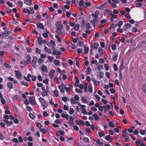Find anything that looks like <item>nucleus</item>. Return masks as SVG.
Listing matches in <instances>:
<instances>
[{"instance_id": "1", "label": "nucleus", "mask_w": 146, "mask_h": 146, "mask_svg": "<svg viewBox=\"0 0 146 146\" xmlns=\"http://www.w3.org/2000/svg\"><path fill=\"white\" fill-rule=\"evenodd\" d=\"M91 15L92 17H94V18L90 21V23L93 27H95L96 26V24L97 23L98 21V15L97 14L94 13L92 14Z\"/></svg>"}, {"instance_id": "2", "label": "nucleus", "mask_w": 146, "mask_h": 146, "mask_svg": "<svg viewBox=\"0 0 146 146\" xmlns=\"http://www.w3.org/2000/svg\"><path fill=\"white\" fill-rule=\"evenodd\" d=\"M63 28V25L62 24H59L58 27H56V32L58 35H60L62 34L63 32L62 31V29Z\"/></svg>"}, {"instance_id": "3", "label": "nucleus", "mask_w": 146, "mask_h": 146, "mask_svg": "<svg viewBox=\"0 0 146 146\" xmlns=\"http://www.w3.org/2000/svg\"><path fill=\"white\" fill-rule=\"evenodd\" d=\"M37 61V58L35 56L33 57V59L31 62V65L34 68H35L36 66V63Z\"/></svg>"}, {"instance_id": "4", "label": "nucleus", "mask_w": 146, "mask_h": 146, "mask_svg": "<svg viewBox=\"0 0 146 146\" xmlns=\"http://www.w3.org/2000/svg\"><path fill=\"white\" fill-rule=\"evenodd\" d=\"M14 72L17 78L18 79H21L22 78V76L19 70H15Z\"/></svg>"}, {"instance_id": "5", "label": "nucleus", "mask_w": 146, "mask_h": 146, "mask_svg": "<svg viewBox=\"0 0 146 146\" xmlns=\"http://www.w3.org/2000/svg\"><path fill=\"white\" fill-rule=\"evenodd\" d=\"M10 33H11V32L7 30V31H3L2 33V36L3 37H4L8 36Z\"/></svg>"}, {"instance_id": "6", "label": "nucleus", "mask_w": 146, "mask_h": 146, "mask_svg": "<svg viewBox=\"0 0 146 146\" xmlns=\"http://www.w3.org/2000/svg\"><path fill=\"white\" fill-rule=\"evenodd\" d=\"M122 135L123 138L124 139L126 142H129V141L130 140L129 139V137L127 133H126L124 134H122Z\"/></svg>"}, {"instance_id": "7", "label": "nucleus", "mask_w": 146, "mask_h": 146, "mask_svg": "<svg viewBox=\"0 0 146 146\" xmlns=\"http://www.w3.org/2000/svg\"><path fill=\"white\" fill-rule=\"evenodd\" d=\"M29 100L30 104L32 106L35 104L36 102L33 96H31L29 98Z\"/></svg>"}, {"instance_id": "8", "label": "nucleus", "mask_w": 146, "mask_h": 146, "mask_svg": "<svg viewBox=\"0 0 146 146\" xmlns=\"http://www.w3.org/2000/svg\"><path fill=\"white\" fill-rule=\"evenodd\" d=\"M36 27L37 28H40L41 29H43L44 28L43 25L41 22H38L36 25Z\"/></svg>"}, {"instance_id": "9", "label": "nucleus", "mask_w": 146, "mask_h": 146, "mask_svg": "<svg viewBox=\"0 0 146 146\" xmlns=\"http://www.w3.org/2000/svg\"><path fill=\"white\" fill-rule=\"evenodd\" d=\"M39 101L41 105H44V104H45L47 103V102L44 100V98L41 97H40L38 98Z\"/></svg>"}, {"instance_id": "10", "label": "nucleus", "mask_w": 146, "mask_h": 146, "mask_svg": "<svg viewBox=\"0 0 146 146\" xmlns=\"http://www.w3.org/2000/svg\"><path fill=\"white\" fill-rule=\"evenodd\" d=\"M76 122L78 125H84V121L82 120L79 119V121L76 120Z\"/></svg>"}, {"instance_id": "11", "label": "nucleus", "mask_w": 146, "mask_h": 146, "mask_svg": "<svg viewBox=\"0 0 146 146\" xmlns=\"http://www.w3.org/2000/svg\"><path fill=\"white\" fill-rule=\"evenodd\" d=\"M41 70L44 72L48 71L47 66L45 65H43L41 67Z\"/></svg>"}, {"instance_id": "12", "label": "nucleus", "mask_w": 146, "mask_h": 146, "mask_svg": "<svg viewBox=\"0 0 146 146\" xmlns=\"http://www.w3.org/2000/svg\"><path fill=\"white\" fill-rule=\"evenodd\" d=\"M55 73V70L54 69L50 70L49 73V75L50 77L52 78L54 77V74Z\"/></svg>"}, {"instance_id": "13", "label": "nucleus", "mask_w": 146, "mask_h": 146, "mask_svg": "<svg viewBox=\"0 0 146 146\" xmlns=\"http://www.w3.org/2000/svg\"><path fill=\"white\" fill-rule=\"evenodd\" d=\"M32 0H26L25 1V3L28 5L30 6L32 4Z\"/></svg>"}, {"instance_id": "14", "label": "nucleus", "mask_w": 146, "mask_h": 146, "mask_svg": "<svg viewBox=\"0 0 146 146\" xmlns=\"http://www.w3.org/2000/svg\"><path fill=\"white\" fill-rule=\"evenodd\" d=\"M118 56V53H117L116 52H115L114 53V56L112 58L113 61L115 62L116 61V60H117Z\"/></svg>"}, {"instance_id": "15", "label": "nucleus", "mask_w": 146, "mask_h": 146, "mask_svg": "<svg viewBox=\"0 0 146 146\" xmlns=\"http://www.w3.org/2000/svg\"><path fill=\"white\" fill-rule=\"evenodd\" d=\"M44 49L45 51L48 53L49 54H51L52 53L51 50L46 46L44 47Z\"/></svg>"}, {"instance_id": "16", "label": "nucleus", "mask_w": 146, "mask_h": 146, "mask_svg": "<svg viewBox=\"0 0 146 146\" xmlns=\"http://www.w3.org/2000/svg\"><path fill=\"white\" fill-rule=\"evenodd\" d=\"M99 44L98 42H95L94 43L93 46V48H94L95 50H96L98 47Z\"/></svg>"}, {"instance_id": "17", "label": "nucleus", "mask_w": 146, "mask_h": 146, "mask_svg": "<svg viewBox=\"0 0 146 146\" xmlns=\"http://www.w3.org/2000/svg\"><path fill=\"white\" fill-rule=\"evenodd\" d=\"M38 43L40 45H41L42 44V37H39L37 39Z\"/></svg>"}, {"instance_id": "18", "label": "nucleus", "mask_w": 146, "mask_h": 146, "mask_svg": "<svg viewBox=\"0 0 146 146\" xmlns=\"http://www.w3.org/2000/svg\"><path fill=\"white\" fill-rule=\"evenodd\" d=\"M142 88L143 92L146 94V84L143 83L142 85Z\"/></svg>"}, {"instance_id": "19", "label": "nucleus", "mask_w": 146, "mask_h": 146, "mask_svg": "<svg viewBox=\"0 0 146 146\" xmlns=\"http://www.w3.org/2000/svg\"><path fill=\"white\" fill-rule=\"evenodd\" d=\"M74 26V29L75 31H77L79 30L80 27V25L78 24H75V25Z\"/></svg>"}, {"instance_id": "20", "label": "nucleus", "mask_w": 146, "mask_h": 146, "mask_svg": "<svg viewBox=\"0 0 146 146\" xmlns=\"http://www.w3.org/2000/svg\"><path fill=\"white\" fill-rule=\"evenodd\" d=\"M8 87L10 89L13 88V86L11 82H8L7 84Z\"/></svg>"}, {"instance_id": "21", "label": "nucleus", "mask_w": 146, "mask_h": 146, "mask_svg": "<svg viewBox=\"0 0 146 146\" xmlns=\"http://www.w3.org/2000/svg\"><path fill=\"white\" fill-rule=\"evenodd\" d=\"M49 33V32L48 31L46 30L45 31V33H43L42 35L44 38H46L48 36V34Z\"/></svg>"}, {"instance_id": "22", "label": "nucleus", "mask_w": 146, "mask_h": 146, "mask_svg": "<svg viewBox=\"0 0 146 146\" xmlns=\"http://www.w3.org/2000/svg\"><path fill=\"white\" fill-rule=\"evenodd\" d=\"M61 117L62 118H66L67 120H68L69 119L68 114H65L64 113H62L61 114Z\"/></svg>"}, {"instance_id": "23", "label": "nucleus", "mask_w": 146, "mask_h": 146, "mask_svg": "<svg viewBox=\"0 0 146 146\" xmlns=\"http://www.w3.org/2000/svg\"><path fill=\"white\" fill-rule=\"evenodd\" d=\"M18 21L19 20L18 19H14L13 23L14 25H19Z\"/></svg>"}, {"instance_id": "24", "label": "nucleus", "mask_w": 146, "mask_h": 146, "mask_svg": "<svg viewBox=\"0 0 146 146\" xmlns=\"http://www.w3.org/2000/svg\"><path fill=\"white\" fill-rule=\"evenodd\" d=\"M138 140L135 141V143L137 145H139L141 143V141H142V142H143V140L139 139H138Z\"/></svg>"}, {"instance_id": "25", "label": "nucleus", "mask_w": 146, "mask_h": 146, "mask_svg": "<svg viewBox=\"0 0 146 146\" xmlns=\"http://www.w3.org/2000/svg\"><path fill=\"white\" fill-rule=\"evenodd\" d=\"M98 134L99 136L101 137H102L105 135V133L104 132L101 131H100L98 132Z\"/></svg>"}, {"instance_id": "26", "label": "nucleus", "mask_w": 146, "mask_h": 146, "mask_svg": "<svg viewBox=\"0 0 146 146\" xmlns=\"http://www.w3.org/2000/svg\"><path fill=\"white\" fill-rule=\"evenodd\" d=\"M110 15L112 19L116 18L117 17V15L114 14L112 12L110 13Z\"/></svg>"}, {"instance_id": "27", "label": "nucleus", "mask_w": 146, "mask_h": 146, "mask_svg": "<svg viewBox=\"0 0 146 146\" xmlns=\"http://www.w3.org/2000/svg\"><path fill=\"white\" fill-rule=\"evenodd\" d=\"M100 141V139H98L96 141V143L100 145H102L104 144V143L102 141L101 142Z\"/></svg>"}, {"instance_id": "28", "label": "nucleus", "mask_w": 146, "mask_h": 146, "mask_svg": "<svg viewBox=\"0 0 146 146\" xmlns=\"http://www.w3.org/2000/svg\"><path fill=\"white\" fill-rule=\"evenodd\" d=\"M91 71L92 70L90 67H89L86 70V72L88 74H90Z\"/></svg>"}, {"instance_id": "29", "label": "nucleus", "mask_w": 146, "mask_h": 146, "mask_svg": "<svg viewBox=\"0 0 146 146\" xmlns=\"http://www.w3.org/2000/svg\"><path fill=\"white\" fill-rule=\"evenodd\" d=\"M85 48L84 49V53L85 54H88L89 50V48L88 47H85V45L84 46Z\"/></svg>"}, {"instance_id": "30", "label": "nucleus", "mask_w": 146, "mask_h": 146, "mask_svg": "<svg viewBox=\"0 0 146 146\" xmlns=\"http://www.w3.org/2000/svg\"><path fill=\"white\" fill-rule=\"evenodd\" d=\"M91 3L88 2H86L85 3V5H84V7L87 8L88 7H90L91 6Z\"/></svg>"}, {"instance_id": "31", "label": "nucleus", "mask_w": 146, "mask_h": 146, "mask_svg": "<svg viewBox=\"0 0 146 146\" xmlns=\"http://www.w3.org/2000/svg\"><path fill=\"white\" fill-rule=\"evenodd\" d=\"M84 1L83 0H81L78 3V5L80 7L84 5Z\"/></svg>"}, {"instance_id": "32", "label": "nucleus", "mask_w": 146, "mask_h": 146, "mask_svg": "<svg viewBox=\"0 0 146 146\" xmlns=\"http://www.w3.org/2000/svg\"><path fill=\"white\" fill-rule=\"evenodd\" d=\"M88 91L90 93H92L93 92L92 86L91 85H89L88 86Z\"/></svg>"}, {"instance_id": "33", "label": "nucleus", "mask_w": 146, "mask_h": 146, "mask_svg": "<svg viewBox=\"0 0 146 146\" xmlns=\"http://www.w3.org/2000/svg\"><path fill=\"white\" fill-rule=\"evenodd\" d=\"M9 47V44L7 43L6 42H5L3 44V47L4 48H8Z\"/></svg>"}, {"instance_id": "34", "label": "nucleus", "mask_w": 146, "mask_h": 146, "mask_svg": "<svg viewBox=\"0 0 146 146\" xmlns=\"http://www.w3.org/2000/svg\"><path fill=\"white\" fill-rule=\"evenodd\" d=\"M83 141L86 143H89L90 142V140L87 137H84L83 139Z\"/></svg>"}, {"instance_id": "35", "label": "nucleus", "mask_w": 146, "mask_h": 146, "mask_svg": "<svg viewBox=\"0 0 146 146\" xmlns=\"http://www.w3.org/2000/svg\"><path fill=\"white\" fill-rule=\"evenodd\" d=\"M123 23V22L122 21H119L118 24V26L119 28H121Z\"/></svg>"}, {"instance_id": "36", "label": "nucleus", "mask_w": 146, "mask_h": 146, "mask_svg": "<svg viewBox=\"0 0 146 146\" xmlns=\"http://www.w3.org/2000/svg\"><path fill=\"white\" fill-rule=\"evenodd\" d=\"M76 104H78V105L80 106V107L83 109H84L85 108V106L84 105H82L81 104H80V103H79L78 102H76Z\"/></svg>"}, {"instance_id": "37", "label": "nucleus", "mask_w": 146, "mask_h": 146, "mask_svg": "<svg viewBox=\"0 0 146 146\" xmlns=\"http://www.w3.org/2000/svg\"><path fill=\"white\" fill-rule=\"evenodd\" d=\"M17 5L22 7H23V3L21 1H19L17 2Z\"/></svg>"}, {"instance_id": "38", "label": "nucleus", "mask_w": 146, "mask_h": 146, "mask_svg": "<svg viewBox=\"0 0 146 146\" xmlns=\"http://www.w3.org/2000/svg\"><path fill=\"white\" fill-rule=\"evenodd\" d=\"M4 65L5 67L7 68L10 69L11 68V66H10L9 64L5 62L4 64Z\"/></svg>"}, {"instance_id": "39", "label": "nucleus", "mask_w": 146, "mask_h": 146, "mask_svg": "<svg viewBox=\"0 0 146 146\" xmlns=\"http://www.w3.org/2000/svg\"><path fill=\"white\" fill-rule=\"evenodd\" d=\"M93 116L94 117V119L95 120L97 121L98 120V116L97 114H94L93 115Z\"/></svg>"}, {"instance_id": "40", "label": "nucleus", "mask_w": 146, "mask_h": 146, "mask_svg": "<svg viewBox=\"0 0 146 146\" xmlns=\"http://www.w3.org/2000/svg\"><path fill=\"white\" fill-rule=\"evenodd\" d=\"M6 12L8 14H9L12 11L11 9L9 8H7L6 9Z\"/></svg>"}, {"instance_id": "41", "label": "nucleus", "mask_w": 146, "mask_h": 146, "mask_svg": "<svg viewBox=\"0 0 146 146\" xmlns=\"http://www.w3.org/2000/svg\"><path fill=\"white\" fill-rule=\"evenodd\" d=\"M109 126L111 127H114V124L112 122L109 121L108 122Z\"/></svg>"}, {"instance_id": "42", "label": "nucleus", "mask_w": 146, "mask_h": 146, "mask_svg": "<svg viewBox=\"0 0 146 146\" xmlns=\"http://www.w3.org/2000/svg\"><path fill=\"white\" fill-rule=\"evenodd\" d=\"M86 23V21L85 20H83L82 21V23L81 24V27L82 28L84 27L85 26Z\"/></svg>"}, {"instance_id": "43", "label": "nucleus", "mask_w": 146, "mask_h": 146, "mask_svg": "<svg viewBox=\"0 0 146 146\" xmlns=\"http://www.w3.org/2000/svg\"><path fill=\"white\" fill-rule=\"evenodd\" d=\"M72 13L69 11H67L66 12V17L67 18H69L70 16L72 14Z\"/></svg>"}, {"instance_id": "44", "label": "nucleus", "mask_w": 146, "mask_h": 146, "mask_svg": "<svg viewBox=\"0 0 146 146\" xmlns=\"http://www.w3.org/2000/svg\"><path fill=\"white\" fill-rule=\"evenodd\" d=\"M86 27L87 30H88L90 28H91V27L90 25V24L89 23H88L86 25Z\"/></svg>"}, {"instance_id": "45", "label": "nucleus", "mask_w": 146, "mask_h": 146, "mask_svg": "<svg viewBox=\"0 0 146 146\" xmlns=\"http://www.w3.org/2000/svg\"><path fill=\"white\" fill-rule=\"evenodd\" d=\"M60 88L61 87L62 88L66 89V85L63 83H62L60 85L58 86Z\"/></svg>"}, {"instance_id": "46", "label": "nucleus", "mask_w": 146, "mask_h": 146, "mask_svg": "<svg viewBox=\"0 0 146 146\" xmlns=\"http://www.w3.org/2000/svg\"><path fill=\"white\" fill-rule=\"evenodd\" d=\"M31 57L29 54H28L27 57V61H31Z\"/></svg>"}, {"instance_id": "47", "label": "nucleus", "mask_w": 146, "mask_h": 146, "mask_svg": "<svg viewBox=\"0 0 146 146\" xmlns=\"http://www.w3.org/2000/svg\"><path fill=\"white\" fill-rule=\"evenodd\" d=\"M74 112V110L73 108H70L69 111V113L70 115L72 114Z\"/></svg>"}, {"instance_id": "48", "label": "nucleus", "mask_w": 146, "mask_h": 146, "mask_svg": "<svg viewBox=\"0 0 146 146\" xmlns=\"http://www.w3.org/2000/svg\"><path fill=\"white\" fill-rule=\"evenodd\" d=\"M82 102L84 103L87 104L88 103V102L86 100V98L84 97H83L82 98Z\"/></svg>"}, {"instance_id": "49", "label": "nucleus", "mask_w": 146, "mask_h": 146, "mask_svg": "<svg viewBox=\"0 0 146 146\" xmlns=\"http://www.w3.org/2000/svg\"><path fill=\"white\" fill-rule=\"evenodd\" d=\"M22 31V29L20 28H16L14 29V31L17 32H20Z\"/></svg>"}, {"instance_id": "50", "label": "nucleus", "mask_w": 146, "mask_h": 146, "mask_svg": "<svg viewBox=\"0 0 146 146\" xmlns=\"http://www.w3.org/2000/svg\"><path fill=\"white\" fill-rule=\"evenodd\" d=\"M29 116L32 119H33L35 117V115L31 113H29Z\"/></svg>"}, {"instance_id": "51", "label": "nucleus", "mask_w": 146, "mask_h": 146, "mask_svg": "<svg viewBox=\"0 0 146 146\" xmlns=\"http://www.w3.org/2000/svg\"><path fill=\"white\" fill-rule=\"evenodd\" d=\"M54 62L56 65L57 66L59 65L60 62L59 60H55Z\"/></svg>"}, {"instance_id": "52", "label": "nucleus", "mask_w": 146, "mask_h": 146, "mask_svg": "<svg viewBox=\"0 0 146 146\" xmlns=\"http://www.w3.org/2000/svg\"><path fill=\"white\" fill-rule=\"evenodd\" d=\"M68 122L69 125L71 126H72L74 125L73 121L68 120Z\"/></svg>"}, {"instance_id": "53", "label": "nucleus", "mask_w": 146, "mask_h": 146, "mask_svg": "<svg viewBox=\"0 0 146 146\" xmlns=\"http://www.w3.org/2000/svg\"><path fill=\"white\" fill-rule=\"evenodd\" d=\"M35 50V52L36 53H38L39 54H41V50H40L38 48H36Z\"/></svg>"}, {"instance_id": "54", "label": "nucleus", "mask_w": 146, "mask_h": 146, "mask_svg": "<svg viewBox=\"0 0 146 146\" xmlns=\"http://www.w3.org/2000/svg\"><path fill=\"white\" fill-rule=\"evenodd\" d=\"M58 88L60 89V91L61 92H62V93L63 94L64 93L65 89H64L63 88H62L61 87H60H60H59V86L58 87Z\"/></svg>"}, {"instance_id": "55", "label": "nucleus", "mask_w": 146, "mask_h": 146, "mask_svg": "<svg viewBox=\"0 0 146 146\" xmlns=\"http://www.w3.org/2000/svg\"><path fill=\"white\" fill-rule=\"evenodd\" d=\"M40 132L43 134H45L46 132L44 128H41L40 129Z\"/></svg>"}, {"instance_id": "56", "label": "nucleus", "mask_w": 146, "mask_h": 146, "mask_svg": "<svg viewBox=\"0 0 146 146\" xmlns=\"http://www.w3.org/2000/svg\"><path fill=\"white\" fill-rule=\"evenodd\" d=\"M125 18L128 19H130L131 18L130 14L129 13H127L125 14Z\"/></svg>"}, {"instance_id": "57", "label": "nucleus", "mask_w": 146, "mask_h": 146, "mask_svg": "<svg viewBox=\"0 0 146 146\" xmlns=\"http://www.w3.org/2000/svg\"><path fill=\"white\" fill-rule=\"evenodd\" d=\"M55 38L57 39L58 41L60 42L61 41V38L58 35H56L55 36Z\"/></svg>"}, {"instance_id": "58", "label": "nucleus", "mask_w": 146, "mask_h": 146, "mask_svg": "<svg viewBox=\"0 0 146 146\" xmlns=\"http://www.w3.org/2000/svg\"><path fill=\"white\" fill-rule=\"evenodd\" d=\"M55 122L56 123H58L60 124L62 123V121L60 119H57L55 120Z\"/></svg>"}, {"instance_id": "59", "label": "nucleus", "mask_w": 146, "mask_h": 146, "mask_svg": "<svg viewBox=\"0 0 146 146\" xmlns=\"http://www.w3.org/2000/svg\"><path fill=\"white\" fill-rule=\"evenodd\" d=\"M104 67L106 71H108L109 70V66L107 64H104Z\"/></svg>"}, {"instance_id": "60", "label": "nucleus", "mask_w": 146, "mask_h": 146, "mask_svg": "<svg viewBox=\"0 0 146 146\" xmlns=\"http://www.w3.org/2000/svg\"><path fill=\"white\" fill-rule=\"evenodd\" d=\"M84 42L83 41H79L78 44V46L80 47H82V45L84 44Z\"/></svg>"}, {"instance_id": "61", "label": "nucleus", "mask_w": 146, "mask_h": 146, "mask_svg": "<svg viewBox=\"0 0 146 146\" xmlns=\"http://www.w3.org/2000/svg\"><path fill=\"white\" fill-rule=\"evenodd\" d=\"M36 125L37 127L39 128H40L42 126V125H41V124L38 122H36Z\"/></svg>"}, {"instance_id": "62", "label": "nucleus", "mask_w": 146, "mask_h": 146, "mask_svg": "<svg viewBox=\"0 0 146 146\" xmlns=\"http://www.w3.org/2000/svg\"><path fill=\"white\" fill-rule=\"evenodd\" d=\"M21 83L23 85L26 86L27 87H28L29 86L28 83L27 82H24V81L21 82Z\"/></svg>"}, {"instance_id": "63", "label": "nucleus", "mask_w": 146, "mask_h": 146, "mask_svg": "<svg viewBox=\"0 0 146 146\" xmlns=\"http://www.w3.org/2000/svg\"><path fill=\"white\" fill-rule=\"evenodd\" d=\"M110 10L108 9H106L104 11V14L106 15L107 13H109L110 12Z\"/></svg>"}, {"instance_id": "64", "label": "nucleus", "mask_w": 146, "mask_h": 146, "mask_svg": "<svg viewBox=\"0 0 146 146\" xmlns=\"http://www.w3.org/2000/svg\"><path fill=\"white\" fill-rule=\"evenodd\" d=\"M111 137L109 135L106 136L105 137V139L107 141H109Z\"/></svg>"}]
</instances>
